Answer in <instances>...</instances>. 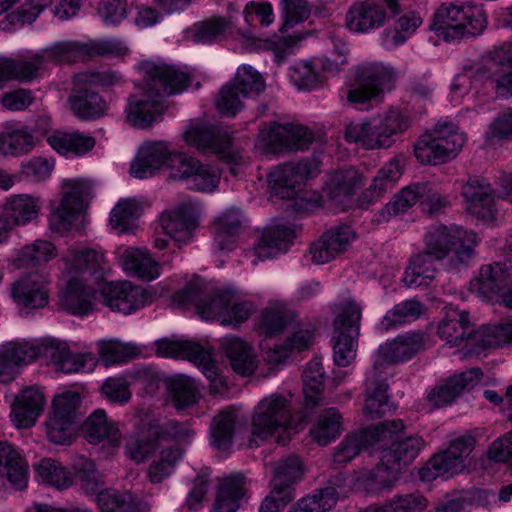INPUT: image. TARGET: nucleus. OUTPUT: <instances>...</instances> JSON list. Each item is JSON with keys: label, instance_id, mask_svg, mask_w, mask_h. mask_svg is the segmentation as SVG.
Returning a JSON list of instances; mask_svg holds the SVG:
<instances>
[{"label": "nucleus", "instance_id": "nucleus-34", "mask_svg": "<svg viewBox=\"0 0 512 512\" xmlns=\"http://www.w3.org/2000/svg\"><path fill=\"white\" fill-rule=\"evenodd\" d=\"M291 332L284 345H275L265 351L266 359L271 363H280L294 351L308 349L314 340V328L309 323L294 321Z\"/></svg>", "mask_w": 512, "mask_h": 512}, {"label": "nucleus", "instance_id": "nucleus-62", "mask_svg": "<svg viewBox=\"0 0 512 512\" xmlns=\"http://www.w3.org/2000/svg\"><path fill=\"white\" fill-rule=\"evenodd\" d=\"M46 5L47 0H28L20 9L7 14L0 21V30L11 32L25 24H31L42 13Z\"/></svg>", "mask_w": 512, "mask_h": 512}, {"label": "nucleus", "instance_id": "nucleus-52", "mask_svg": "<svg viewBox=\"0 0 512 512\" xmlns=\"http://www.w3.org/2000/svg\"><path fill=\"white\" fill-rule=\"evenodd\" d=\"M158 441L151 425L138 429L127 440L126 454L135 463H143L155 452Z\"/></svg>", "mask_w": 512, "mask_h": 512}, {"label": "nucleus", "instance_id": "nucleus-59", "mask_svg": "<svg viewBox=\"0 0 512 512\" xmlns=\"http://www.w3.org/2000/svg\"><path fill=\"white\" fill-rule=\"evenodd\" d=\"M42 52L45 61H52L54 63H74L88 59L86 42H57L44 49Z\"/></svg>", "mask_w": 512, "mask_h": 512}, {"label": "nucleus", "instance_id": "nucleus-26", "mask_svg": "<svg viewBox=\"0 0 512 512\" xmlns=\"http://www.w3.org/2000/svg\"><path fill=\"white\" fill-rule=\"evenodd\" d=\"M49 279L39 272L21 276L11 286V296L20 306L42 308L48 303Z\"/></svg>", "mask_w": 512, "mask_h": 512}, {"label": "nucleus", "instance_id": "nucleus-58", "mask_svg": "<svg viewBox=\"0 0 512 512\" xmlns=\"http://www.w3.org/2000/svg\"><path fill=\"white\" fill-rule=\"evenodd\" d=\"M423 312V305L417 300H405L386 312L382 317L379 329L388 331L401 324L410 322L419 318Z\"/></svg>", "mask_w": 512, "mask_h": 512}, {"label": "nucleus", "instance_id": "nucleus-42", "mask_svg": "<svg viewBox=\"0 0 512 512\" xmlns=\"http://www.w3.org/2000/svg\"><path fill=\"white\" fill-rule=\"evenodd\" d=\"M247 479L241 473L231 474L222 480L213 512H236L245 496Z\"/></svg>", "mask_w": 512, "mask_h": 512}, {"label": "nucleus", "instance_id": "nucleus-16", "mask_svg": "<svg viewBox=\"0 0 512 512\" xmlns=\"http://www.w3.org/2000/svg\"><path fill=\"white\" fill-rule=\"evenodd\" d=\"M64 273L69 278L98 282L103 278L104 255L94 249L70 247L64 253Z\"/></svg>", "mask_w": 512, "mask_h": 512}, {"label": "nucleus", "instance_id": "nucleus-6", "mask_svg": "<svg viewBox=\"0 0 512 512\" xmlns=\"http://www.w3.org/2000/svg\"><path fill=\"white\" fill-rule=\"evenodd\" d=\"M292 405L290 398L271 394L254 407L251 417L250 444L259 446L291 426Z\"/></svg>", "mask_w": 512, "mask_h": 512}, {"label": "nucleus", "instance_id": "nucleus-55", "mask_svg": "<svg viewBox=\"0 0 512 512\" xmlns=\"http://www.w3.org/2000/svg\"><path fill=\"white\" fill-rule=\"evenodd\" d=\"M34 146V137L26 128L6 126L0 132V154L18 156L28 153Z\"/></svg>", "mask_w": 512, "mask_h": 512}, {"label": "nucleus", "instance_id": "nucleus-8", "mask_svg": "<svg viewBox=\"0 0 512 512\" xmlns=\"http://www.w3.org/2000/svg\"><path fill=\"white\" fill-rule=\"evenodd\" d=\"M426 248L436 255L438 259H444L453 254L458 262H466L472 255L478 244L477 235L456 225H436L431 227L424 237Z\"/></svg>", "mask_w": 512, "mask_h": 512}, {"label": "nucleus", "instance_id": "nucleus-36", "mask_svg": "<svg viewBox=\"0 0 512 512\" xmlns=\"http://www.w3.org/2000/svg\"><path fill=\"white\" fill-rule=\"evenodd\" d=\"M45 405L43 393L34 388L23 390L12 406L11 420L17 428H28L35 424Z\"/></svg>", "mask_w": 512, "mask_h": 512}, {"label": "nucleus", "instance_id": "nucleus-54", "mask_svg": "<svg viewBox=\"0 0 512 512\" xmlns=\"http://www.w3.org/2000/svg\"><path fill=\"white\" fill-rule=\"evenodd\" d=\"M164 383L177 410H184L197 402L198 389L195 381L185 375L164 379Z\"/></svg>", "mask_w": 512, "mask_h": 512}, {"label": "nucleus", "instance_id": "nucleus-3", "mask_svg": "<svg viewBox=\"0 0 512 512\" xmlns=\"http://www.w3.org/2000/svg\"><path fill=\"white\" fill-rule=\"evenodd\" d=\"M395 69L381 62H366L356 67L353 80L343 89L342 98L359 106L381 100L395 85Z\"/></svg>", "mask_w": 512, "mask_h": 512}, {"label": "nucleus", "instance_id": "nucleus-38", "mask_svg": "<svg viewBox=\"0 0 512 512\" xmlns=\"http://www.w3.org/2000/svg\"><path fill=\"white\" fill-rule=\"evenodd\" d=\"M86 439L89 443L104 442L113 453L120 445L121 435L115 422L108 419L104 410L94 411L85 421Z\"/></svg>", "mask_w": 512, "mask_h": 512}, {"label": "nucleus", "instance_id": "nucleus-48", "mask_svg": "<svg viewBox=\"0 0 512 512\" xmlns=\"http://www.w3.org/2000/svg\"><path fill=\"white\" fill-rule=\"evenodd\" d=\"M49 145L63 155H83L95 146V139L90 135L75 131H57L47 139Z\"/></svg>", "mask_w": 512, "mask_h": 512}, {"label": "nucleus", "instance_id": "nucleus-39", "mask_svg": "<svg viewBox=\"0 0 512 512\" xmlns=\"http://www.w3.org/2000/svg\"><path fill=\"white\" fill-rule=\"evenodd\" d=\"M121 265L131 276L151 281L160 275L158 262L147 248L129 247L121 255Z\"/></svg>", "mask_w": 512, "mask_h": 512}, {"label": "nucleus", "instance_id": "nucleus-64", "mask_svg": "<svg viewBox=\"0 0 512 512\" xmlns=\"http://www.w3.org/2000/svg\"><path fill=\"white\" fill-rule=\"evenodd\" d=\"M142 207L135 199H122L110 213V225L118 233H125L133 228L134 222L140 217Z\"/></svg>", "mask_w": 512, "mask_h": 512}, {"label": "nucleus", "instance_id": "nucleus-17", "mask_svg": "<svg viewBox=\"0 0 512 512\" xmlns=\"http://www.w3.org/2000/svg\"><path fill=\"white\" fill-rule=\"evenodd\" d=\"M42 204L40 197L30 194H16L8 197L0 215V230L4 232V241L13 228L27 225L37 219Z\"/></svg>", "mask_w": 512, "mask_h": 512}, {"label": "nucleus", "instance_id": "nucleus-56", "mask_svg": "<svg viewBox=\"0 0 512 512\" xmlns=\"http://www.w3.org/2000/svg\"><path fill=\"white\" fill-rule=\"evenodd\" d=\"M238 412L230 407L219 412L211 422V436L213 444L218 449L228 448L233 440Z\"/></svg>", "mask_w": 512, "mask_h": 512}, {"label": "nucleus", "instance_id": "nucleus-50", "mask_svg": "<svg viewBox=\"0 0 512 512\" xmlns=\"http://www.w3.org/2000/svg\"><path fill=\"white\" fill-rule=\"evenodd\" d=\"M73 114L82 120H95L104 116L108 105L97 92L84 91L69 97Z\"/></svg>", "mask_w": 512, "mask_h": 512}, {"label": "nucleus", "instance_id": "nucleus-63", "mask_svg": "<svg viewBox=\"0 0 512 512\" xmlns=\"http://www.w3.org/2000/svg\"><path fill=\"white\" fill-rule=\"evenodd\" d=\"M423 20L416 12H409L399 17L394 28L386 29L383 33L384 43L388 47H396L407 41L421 26Z\"/></svg>", "mask_w": 512, "mask_h": 512}, {"label": "nucleus", "instance_id": "nucleus-5", "mask_svg": "<svg viewBox=\"0 0 512 512\" xmlns=\"http://www.w3.org/2000/svg\"><path fill=\"white\" fill-rule=\"evenodd\" d=\"M434 29L446 41L477 36L486 27L483 9L469 3L442 4L434 14Z\"/></svg>", "mask_w": 512, "mask_h": 512}, {"label": "nucleus", "instance_id": "nucleus-31", "mask_svg": "<svg viewBox=\"0 0 512 512\" xmlns=\"http://www.w3.org/2000/svg\"><path fill=\"white\" fill-rule=\"evenodd\" d=\"M405 428V426L403 427ZM397 432L393 439L377 448L381 452V461L395 465L399 470L410 465L425 446L424 439L419 435H411L396 441L397 436L403 431Z\"/></svg>", "mask_w": 512, "mask_h": 512}, {"label": "nucleus", "instance_id": "nucleus-2", "mask_svg": "<svg viewBox=\"0 0 512 512\" xmlns=\"http://www.w3.org/2000/svg\"><path fill=\"white\" fill-rule=\"evenodd\" d=\"M410 127V119L398 109H389L385 114L352 122L347 125L345 139L366 150L387 149L395 143V137Z\"/></svg>", "mask_w": 512, "mask_h": 512}, {"label": "nucleus", "instance_id": "nucleus-27", "mask_svg": "<svg viewBox=\"0 0 512 512\" xmlns=\"http://www.w3.org/2000/svg\"><path fill=\"white\" fill-rule=\"evenodd\" d=\"M474 333L468 313L457 309L449 310L438 326V335L447 344L453 347L464 343L463 357L474 356L470 351L471 345L469 343V338Z\"/></svg>", "mask_w": 512, "mask_h": 512}, {"label": "nucleus", "instance_id": "nucleus-18", "mask_svg": "<svg viewBox=\"0 0 512 512\" xmlns=\"http://www.w3.org/2000/svg\"><path fill=\"white\" fill-rule=\"evenodd\" d=\"M42 358L50 360L57 371L63 373L91 372L97 365L92 353H73L66 343L55 339H44Z\"/></svg>", "mask_w": 512, "mask_h": 512}, {"label": "nucleus", "instance_id": "nucleus-47", "mask_svg": "<svg viewBox=\"0 0 512 512\" xmlns=\"http://www.w3.org/2000/svg\"><path fill=\"white\" fill-rule=\"evenodd\" d=\"M223 348L230 361L232 369L242 376H248L257 367L255 353L252 347L240 338H226Z\"/></svg>", "mask_w": 512, "mask_h": 512}, {"label": "nucleus", "instance_id": "nucleus-15", "mask_svg": "<svg viewBox=\"0 0 512 512\" xmlns=\"http://www.w3.org/2000/svg\"><path fill=\"white\" fill-rule=\"evenodd\" d=\"M314 175L315 171L310 161H299L274 167L268 175V182L276 197L294 199L301 192L305 180Z\"/></svg>", "mask_w": 512, "mask_h": 512}, {"label": "nucleus", "instance_id": "nucleus-46", "mask_svg": "<svg viewBox=\"0 0 512 512\" xmlns=\"http://www.w3.org/2000/svg\"><path fill=\"white\" fill-rule=\"evenodd\" d=\"M96 502L101 512H141L149 510L130 491L104 489L97 493Z\"/></svg>", "mask_w": 512, "mask_h": 512}, {"label": "nucleus", "instance_id": "nucleus-9", "mask_svg": "<svg viewBox=\"0 0 512 512\" xmlns=\"http://www.w3.org/2000/svg\"><path fill=\"white\" fill-rule=\"evenodd\" d=\"M335 314L334 329L338 336L335 338L333 358L336 365L346 367L356 358L362 308L355 301L346 300L336 307Z\"/></svg>", "mask_w": 512, "mask_h": 512}, {"label": "nucleus", "instance_id": "nucleus-32", "mask_svg": "<svg viewBox=\"0 0 512 512\" xmlns=\"http://www.w3.org/2000/svg\"><path fill=\"white\" fill-rule=\"evenodd\" d=\"M482 376L479 368H471L467 371L455 374L445 381V383L433 388L427 400L433 408L451 403L460 393L469 387L475 385Z\"/></svg>", "mask_w": 512, "mask_h": 512}, {"label": "nucleus", "instance_id": "nucleus-57", "mask_svg": "<svg viewBox=\"0 0 512 512\" xmlns=\"http://www.w3.org/2000/svg\"><path fill=\"white\" fill-rule=\"evenodd\" d=\"M35 471L39 481L58 490L67 489L72 484L70 472L54 459H42L35 465Z\"/></svg>", "mask_w": 512, "mask_h": 512}, {"label": "nucleus", "instance_id": "nucleus-25", "mask_svg": "<svg viewBox=\"0 0 512 512\" xmlns=\"http://www.w3.org/2000/svg\"><path fill=\"white\" fill-rule=\"evenodd\" d=\"M400 470L393 464L380 462L372 469L355 472L354 486L367 494L380 496L389 493L399 479Z\"/></svg>", "mask_w": 512, "mask_h": 512}, {"label": "nucleus", "instance_id": "nucleus-33", "mask_svg": "<svg viewBox=\"0 0 512 512\" xmlns=\"http://www.w3.org/2000/svg\"><path fill=\"white\" fill-rule=\"evenodd\" d=\"M184 140L189 146L205 153L215 154L225 152L231 144L226 132L203 124L190 125L184 133Z\"/></svg>", "mask_w": 512, "mask_h": 512}, {"label": "nucleus", "instance_id": "nucleus-7", "mask_svg": "<svg viewBox=\"0 0 512 512\" xmlns=\"http://www.w3.org/2000/svg\"><path fill=\"white\" fill-rule=\"evenodd\" d=\"M475 443V438L470 434L453 439L444 451L435 454L420 470V478L430 482L438 477L449 479L464 473L470 465V454Z\"/></svg>", "mask_w": 512, "mask_h": 512}, {"label": "nucleus", "instance_id": "nucleus-60", "mask_svg": "<svg viewBox=\"0 0 512 512\" xmlns=\"http://www.w3.org/2000/svg\"><path fill=\"white\" fill-rule=\"evenodd\" d=\"M273 488L277 490H292L291 485L299 480L303 473L300 459L294 455L280 459L272 464Z\"/></svg>", "mask_w": 512, "mask_h": 512}, {"label": "nucleus", "instance_id": "nucleus-1", "mask_svg": "<svg viewBox=\"0 0 512 512\" xmlns=\"http://www.w3.org/2000/svg\"><path fill=\"white\" fill-rule=\"evenodd\" d=\"M137 68L143 77L142 94L130 96L126 114L132 126L146 129L162 119L167 109L165 97L183 92L190 76L175 66L149 60Z\"/></svg>", "mask_w": 512, "mask_h": 512}, {"label": "nucleus", "instance_id": "nucleus-49", "mask_svg": "<svg viewBox=\"0 0 512 512\" xmlns=\"http://www.w3.org/2000/svg\"><path fill=\"white\" fill-rule=\"evenodd\" d=\"M342 431V415L336 408H329L320 412L310 430V436L317 444L326 446L338 438Z\"/></svg>", "mask_w": 512, "mask_h": 512}, {"label": "nucleus", "instance_id": "nucleus-44", "mask_svg": "<svg viewBox=\"0 0 512 512\" xmlns=\"http://www.w3.org/2000/svg\"><path fill=\"white\" fill-rule=\"evenodd\" d=\"M512 342V323L497 326H484L475 331L469 338L471 352L474 356L481 355L484 351L496 348Z\"/></svg>", "mask_w": 512, "mask_h": 512}, {"label": "nucleus", "instance_id": "nucleus-28", "mask_svg": "<svg viewBox=\"0 0 512 512\" xmlns=\"http://www.w3.org/2000/svg\"><path fill=\"white\" fill-rule=\"evenodd\" d=\"M193 214L194 205L191 202H183L176 208L165 211L160 217L163 232L177 244H186L196 227Z\"/></svg>", "mask_w": 512, "mask_h": 512}, {"label": "nucleus", "instance_id": "nucleus-21", "mask_svg": "<svg viewBox=\"0 0 512 512\" xmlns=\"http://www.w3.org/2000/svg\"><path fill=\"white\" fill-rule=\"evenodd\" d=\"M43 340L39 342H7L0 346V382L9 383L15 379L18 368L42 358Z\"/></svg>", "mask_w": 512, "mask_h": 512}, {"label": "nucleus", "instance_id": "nucleus-14", "mask_svg": "<svg viewBox=\"0 0 512 512\" xmlns=\"http://www.w3.org/2000/svg\"><path fill=\"white\" fill-rule=\"evenodd\" d=\"M478 74L488 80L498 97H512V43H504L491 51Z\"/></svg>", "mask_w": 512, "mask_h": 512}, {"label": "nucleus", "instance_id": "nucleus-45", "mask_svg": "<svg viewBox=\"0 0 512 512\" xmlns=\"http://www.w3.org/2000/svg\"><path fill=\"white\" fill-rule=\"evenodd\" d=\"M426 191V183H414L403 188L375 215L374 221L387 222L415 205Z\"/></svg>", "mask_w": 512, "mask_h": 512}, {"label": "nucleus", "instance_id": "nucleus-41", "mask_svg": "<svg viewBox=\"0 0 512 512\" xmlns=\"http://www.w3.org/2000/svg\"><path fill=\"white\" fill-rule=\"evenodd\" d=\"M362 184L363 177L356 169L345 168L327 174L323 190L331 200L341 202L351 197Z\"/></svg>", "mask_w": 512, "mask_h": 512}, {"label": "nucleus", "instance_id": "nucleus-35", "mask_svg": "<svg viewBox=\"0 0 512 512\" xmlns=\"http://www.w3.org/2000/svg\"><path fill=\"white\" fill-rule=\"evenodd\" d=\"M0 476L18 490L27 487L28 463L21 453L7 441H0Z\"/></svg>", "mask_w": 512, "mask_h": 512}, {"label": "nucleus", "instance_id": "nucleus-37", "mask_svg": "<svg viewBox=\"0 0 512 512\" xmlns=\"http://www.w3.org/2000/svg\"><path fill=\"white\" fill-rule=\"evenodd\" d=\"M294 236V231L285 226L268 228L263 232L253 250L248 252L246 256L252 258V265H256L258 260L269 259L286 250Z\"/></svg>", "mask_w": 512, "mask_h": 512}, {"label": "nucleus", "instance_id": "nucleus-29", "mask_svg": "<svg viewBox=\"0 0 512 512\" xmlns=\"http://www.w3.org/2000/svg\"><path fill=\"white\" fill-rule=\"evenodd\" d=\"M387 14L376 2L366 0L355 2L346 13V27L354 33H368L385 24Z\"/></svg>", "mask_w": 512, "mask_h": 512}, {"label": "nucleus", "instance_id": "nucleus-13", "mask_svg": "<svg viewBox=\"0 0 512 512\" xmlns=\"http://www.w3.org/2000/svg\"><path fill=\"white\" fill-rule=\"evenodd\" d=\"M103 304L114 312L129 315L152 302V294L129 281L111 282L101 289Z\"/></svg>", "mask_w": 512, "mask_h": 512}, {"label": "nucleus", "instance_id": "nucleus-61", "mask_svg": "<svg viewBox=\"0 0 512 512\" xmlns=\"http://www.w3.org/2000/svg\"><path fill=\"white\" fill-rule=\"evenodd\" d=\"M338 496L337 489L329 486L301 498L288 512H327L336 505Z\"/></svg>", "mask_w": 512, "mask_h": 512}, {"label": "nucleus", "instance_id": "nucleus-23", "mask_svg": "<svg viewBox=\"0 0 512 512\" xmlns=\"http://www.w3.org/2000/svg\"><path fill=\"white\" fill-rule=\"evenodd\" d=\"M66 192L59 206L49 217L51 229L57 232L66 231L84 206V199L88 194L89 186L82 180H71L66 184Z\"/></svg>", "mask_w": 512, "mask_h": 512}, {"label": "nucleus", "instance_id": "nucleus-20", "mask_svg": "<svg viewBox=\"0 0 512 512\" xmlns=\"http://www.w3.org/2000/svg\"><path fill=\"white\" fill-rule=\"evenodd\" d=\"M512 272L505 263L496 262L481 267L478 277L470 283L471 292L483 301L496 300L502 304V295L509 289Z\"/></svg>", "mask_w": 512, "mask_h": 512}, {"label": "nucleus", "instance_id": "nucleus-24", "mask_svg": "<svg viewBox=\"0 0 512 512\" xmlns=\"http://www.w3.org/2000/svg\"><path fill=\"white\" fill-rule=\"evenodd\" d=\"M94 280H75L69 278L65 290L62 292L59 305L62 309L73 315H87L97 306V292Z\"/></svg>", "mask_w": 512, "mask_h": 512}, {"label": "nucleus", "instance_id": "nucleus-51", "mask_svg": "<svg viewBox=\"0 0 512 512\" xmlns=\"http://www.w3.org/2000/svg\"><path fill=\"white\" fill-rule=\"evenodd\" d=\"M366 384L363 414L371 420L381 418L393 409L387 394L388 385L384 381L376 382L370 378L367 379Z\"/></svg>", "mask_w": 512, "mask_h": 512}, {"label": "nucleus", "instance_id": "nucleus-10", "mask_svg": "<svg viewBox=\"0 0 512 512\" xmlns=\"http://www.w3.org/2000/svg\"><path fill=\"white\" fill-rule=\"evenodd\" d=\"M404 423L400 419L386 420L377 425L367 427L359 433L347 436L336 448L333 460L337 464H345L356 457L362 450H377L393 439L401 431Z\"/></svg>", "mask_w": 512, "mask_h": 512}, {"label": "nucleus", "instance_id": "nucleus-19", "mask_svg": "<svg viewBox=\"0 0 512 512\" xmlns=\"http://www.w3.org/2000/svg\"><path fill=\"white\" fill-rule=\"evenodd\" d=\"M466 211L483 222L495 220L496 209L491 185L482 177H469L461 187Z\"/></svg>", "mask_w": 512, "mask_h": 512}, {"label": "nucleus", "instance_id": "nucleus-53", "mask_svg": "<svg viewBox=\"0 0 512 512\" xmlns=\"http://www.w3.org/2000/svg\"><path fill=\"white\" fill-rule=\"evenodd\" d=\"M242 227V215L237 209H228L213 222L214 241L219 249H231L234 237Z\"/></svg>", "mask_w": 512, "mask_h": 512}, {"label": "nucleus", "instance_id": "nucleus-11", "mask_svg": "<svg viewBox=\"0 0 512 512\" xmlns=\"http://www.w3.org/2000/svg\"><path fill=\"white\" fill-rule=\"evenodd\" d=\"M314 141L313 132L300 124H264L257 143L271 152L306 150Z\"/></svg>", "mask_w": 512, "mask_h": 512}, {"label": "nucleus", "instance_id": "nucleus-40", "mask_svg": "<svg viewBox=\"0 0 512 512\" xmlns=\"http://www.w3.org/2000/svg\"><path fill=\"white\" fill-rule=\"evenodd\" d=\"M438 259L434 253H431L427 248L411 257L408 266L404 272L402 282L407 287H419L428 285L437 273Z\"/></svg>", "mask_w": 512, "mask_h": 512}, {"label": "nucleus", "instance_id": "nucleus-4", "mask_svg": "<svg viewBox=\"0 0 512 512\" xmlns=\"http://www.w3.org/2000/svg\"><path fill=\"white\" fill-rule=\"evenodd\" d=\"M465 141L466 137L457 125L439 121L418 139L414 154L421 164H443L458 155Z\"/></svg>", "mask_w": 512, "mask_h": 512}, {"label": "nucleus", "instance_id": "nucleus-30", "mask_svg": "<svg viewBox=\"0 0 512 512\" xmlns=\"http://www.w3.org/2000/svg\"><path fill=\"white\" fill-rule=\"evenodd\" d=\"M172 152L164 141L145 142L131 164V174L140 179L153 175L155 171L165 168Z\"/></svg>", "mask_w": 512, "mask_h": 512}, {"label": "nucleus", "instance_id": "nucleus-43", "mask_svg": "<svg viewBox=\"0 0 512 512\" xmlns=\"http://www.w3.org/2000/svg\"><path fill=\"white\" fill-rule=\"evenodd\" d=\"M297 315L285 303H270L261 313L259 329L266 337H273L290 326Z\"/></svg>", "mask_w": 512, "mask_h": 512}, {"label": "nucleus", "instance_id": "nucleus-12", "mask_svg": "<svg viewBox=\"0 0 512 512\" xmlns=\"http://www.w3.org/2000/svg\"><path fill=\"white\" fill-rule=\"evenodd\" d=\"M425 334L409 331L379 346L373 364L374 375L384 365H396L409 361L425 349Z\"/></svg>", "mask_w": 512, "mask_h": 512}, {"label": "nucleus", "instance_id": "nucleus-22", "mask_svg": "<svg viewBox=\"0 0 512 512\" xmlns=\"http://www.w3.org/2000/svg\"><path fill=\"white\" fill-rule=\"evenodd\" d=\"M199 291L194 286H187L177 291L172 300L178 306H186L192 302L196 305L197 313L205 320H215L222 325L225 309L231 303V292L217 291L204 299H198Z\"/></svg>", "mask_w": 512, "mask_h": 512}]
</instances>
